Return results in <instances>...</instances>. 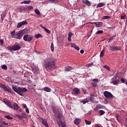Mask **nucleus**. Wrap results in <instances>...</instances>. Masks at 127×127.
<instances>
[{
    "mask_svg": "<svg viewBox=\"0 0 127 127\" xmlns=\"http://www.w3.org/2000/svg\"><path fill=\"white\" fill-rule=\"evenodd\" d=\"M31 1L30 0H24V1H23V3H24L25 4H29V3H30Z\"/></svg>",
    "mask_w": 127,
    "mask_h": 127,
    "instance_id": "473e14b6",
    "label": "nucleus"
},
{
    "mask_svg": "<svg viewBox=\"0 0 127 127\" xmlns=\"http://www.w3.org/2000/svg\"><path fill=\"white\" fill-rule=\"evenodd\" d=\"M21 118H22V120L23 119H26V118H27V115L25 113H22L21 114Z\"/></svg>",
    "mask_w": 127,
    "mask_h": 127,
    "instance_id": "bb28decb",
    "label": "nucleus"
},
{
    "mask_svg": "<svg viewBox=\"0 0 127 127\" xmlns=\"http://www.w3.org/2000/svg\"><path fill=\"white\" fill-rule=\"evenodd\" d=\"M93 82H99V79L98 78H94L93 79Z\"/></svg>",
    "mask_w": 127,
    "mask_h": 127,
    "instance_id": "de8ad7c7",
    "label": "nucleus"
},
{
    "mask_svg": "<svg viewBox=\"0 0 127 127\" xmlns=\"http://www.w3.org/2000/svg\"><path fill=\"white\" fill-rule=\"evenodd\" d=\"M0 87L2 88L4 92H7L8 93H12V90L10 88H7L5 85L0 83Z\"/></svg>",
    "mask_w": 127,
    "mask_h": 127,
    "instance_id": "39448f33",
    "label": "nucleus"
},
{
    "mask_svg": "<svg viewBox=\"0 0 127 127\" xmlns=\"http://www.w3.org/2000/svg\"><path fill=\"white\" fill-rule=\"evenodd\" d=\"M54 113H55V116H57V117L58 119H61L62 118L63 115L62 113H59V115H57V112H56V110H54Z\"/></svg>",
    "mask_w": 127,
    "mask_h": 127,
    "instance_id": "ddd939ff",
    "label": "nucleus"
},
{
    "mask_svg": "<svg viewBox=\"0 0 127 127\" xmlns=\"http://www.w3.org/2000/svg\"><path fill=\"white\" fill-rule=\"evenodd\" d=\"M33 72L34 73V74H38V67H35L33 68Z\"/></svg>",
    "mask_w": 127,
    "mask_h": 127,
    "instance_id": "6ab92c4d",
    "label": "nucleus"
},
{
    "mask_svg": "<svg viewBox=\"0 0 127 127\" xmlns=\"http://www.w3.org/2000/svg\"><path fill=\"white\" fill-rule=\"evenodd\" d=\"M92 24H95L97 27H101V26L103 25V22H93Z\"/></svg>",
    "mask_w": 127,
    "mask_h": 127,
    "instance_id": "f8f14e48",
    "label": "nucleus"
},
{
    "mask_svg": "<svg viewBox=\"0 0 127 127\" xmlns=\"http://www.w3.org/2000/svg\"><path fill=\"white\" fill-rule=\"evenodd\" d=\"M103 106H102V105L101 104H98L97 105L96 107L94 109V111H98V110H99V109H103Z\"/></svg>",
    "mask_w": 127,
    "mask_h": 127,
    "instance_id": "a211bd4d",
    "label": "nucleus"
},
{
    "mask_svg": "<svg viewBox=\"0 0 127 127\" xmlns=\"http://www.w3.org/2000/svg\"><path fill=\"white\" fill-rule=\"evenodd\" d=\"M6 105L7 106H8V107H9V108H11V109H12V108H13L12 105H11V103L9 101Z\"/></svg>",
    "mask_w": 127,
    "mask_h": 127,
    "instance_id": "f704fd0d",
    "label": "nucleus"
},
{
    "mask_svg": "<svg viewBox=\"0 0 127 127\" xmlns=\"http://www.w3.org/2000/svg\"><path fill=\"white\" fill-rule=\"evenodd\" d=\"M71 47H73V48H74V49H76V50H77V51L80 50V48H79V47H78V46L76 45V44H75L71 43Z\"/></svg>",
    "mask_w": 127,
    "mask_h": 127,
    "instance_id": "f3484780",
    "label": "nucleus"
},
{
    "mask_svg": "<svg viewBox=\"0 0 127 127\" xmlns=\"http://www.w3.org/2000/svg\"><path fill=\"white\" fill-rule=\"evenodd\" d=\"M3 18H4L3 17H2V14H1V22H2L3 21Z\"/></svg>",
    "mask_w": 127,
    "mask_h": 127,
    "instance_id": "09e8293b",
    "label": "nucleus"
},
{
    "mask_svg": "<svg viewBox=\"0 0 127 127\" xmlns=\"http://www.w3.org/2000/svg\"><path fill=\"white\" fill-rule=\"evenodd\" d=\"M72 70V67L70 66H65V71L69 72Z\"/></svg>",
    "mask_w": 127,
    "mask_h": 127,
    "instance_id": "412c9836",
    "label": "nucleus"
},
{
    "mask_svg": "<svg viewBox=\"0 0 127 127\" xmlns=\"http://www.w3.org/2000/svg\"><path fill=\"white\" fill-rule=\"evenodd\" d=\"M85 124H86V125H91V121H89L87 120H85Z\"/></svg>",
    "mask_w": 127,
    "mask_h": 127,
    "instance_id": "79ce46f5",
    "label": "nucleus"
},
{
    "mask_svg": "<svg viewBox=\"0 0 127 127\" xmlns=\"http://www.w3.org/2000/svg\"><path fill=\"white\" fill-rule=\"evenodd\" d=\"M89 101H88L87 99H84L83 100H82L80 101V103H82V104H85L86 103H88Z\"/></svg>",
    "mask_w": 127,
    "mask_h": 127,
    "instance_id": "4c0bfd02",
    "label": "nucleus"
},
{
    "mask_svg": "<svg viewBox=\"0 0 127 127\" xmlns=\"http://www.w3.org/2000/svg\"><path fill=\"white\" fill-rule=\"evenodd\" d=\"M127 17V16L124 15V16H121V19H125Z\"/></svg>",
    "mask_w": 127,
    "mask_h": 127,
    "instance_id": "864d4df0",
    "label": "nucleus"
},
{
    "mask_svg": "<svg viewBox=\"0 0 127 127\" xmlns=\"http://www.w3.org/2000/svg\"><path fill=\"white\" fill-rule=\"evenodd\" d=\"M110 82L113 85H118L119 83H120V80L117 79V76H115L110 80Z\"/></svg>",
    "mask_w": 127,
    "mask_h": 127,
    "instance_id": "423d86ee",
    "label": "nucleus"
},
{
    "mask_svg": "<svg viewBox=\"0 0 127 127\" xmlns=\"http://www.w3.org/2000/svg\"><path fill=\"white\" fill-rule=\"evenodd\" d=\"M104 95L107 99H112L114 98V95H113V94H112L111 92L108 91H105L104 92Z\"/></svg>",
    "mask_w": 127,
    "mask_h": 127,
    "instance_id": "0eeeda50",
    "label": "nucleus"
},
{
    "mask_svg": "<svg viewBox=\"0 0 127 127\" xmlns=\"http://www.w3.org/2000/svg\"><path fill=\"white\" fill-rule=\"evenodd\" d=\"M35 37L37 38V39H38V38H42L43 36L41 34H38L35 35Z\"/></svg>",
    "mask_w": 127,
    "mask_h": 127,
    "instance_id": "5701e85b",
    "label": "nucleus"
},
{
    "mask_svg": "<svg viewBox=\"0 0 127 127\" xmlns=\"http://www.w3.org/2000/svg\"><path fill=\"white\" fill-rule=\"evenodd\" d=\"M2 69H3V70H6L7 69V66L5 64H3L1 65Z\"/></svg>",
    "mask_w": 127,
    "mask_h": 127,
    "instance_id": "c9c22d12",
    "label": "nucleus"
},
{
    "mask_svg": "<svg viewBox=\"0 0 127 127\" xmlns=\"http://www.w3.org/2000/svg\"><path fill=\"white\" fill-rule=\"evenodd\" d=\"M1 124H2V125H3L4 126H6V125H7V124H6L7 123H6L5 122H4V121H2Z\"/></svg>",
    "mask_w": 127,
    "mask_h": 127,
    "instance_id": "8fccbe9b",
    "label": "nucleus"
},
{
    "mask_svg": "<svg viewBox=\"0 0 127 127\" xmlns=\"http://www.w3.org/2000/svg\"><path fill=\"white\" fill-rule=\"evenodd\" d=\"M125 81H126V80H125L124 78L121 79V82H122V83H125Z\"/></svg>",
    "mask_w": 127,
    "mask_h": 127,
    "instance_id": "6e6d98bb",
    "label": "nucleus"
},
{
    "mask_svg": "<svg viewBox=\"0 0 127 127\" xmlns=\"http://www.w3.org/2000/svg\"><path fill=\"white\" fill-rule=\"evenodd\" d=\"M18 105H17V103H14L13 104V109L14 110H16V111H17V110H18Z\"/></svg>",
    "mask_w": 127,
    "mask_h": 127,
    "instance_id": "4be33fe9",
    "label": "nucleus"
},
{
    "mask_svg": "<svg viewBox=\"0 0 127 127\" xmlns=\"http://www.w3.org/2000/svg\"><path fill=\"white\" fill-rule=\"evenodd\" d=\"M51 49L52 52L54 51V45L53 44V43H52L51 44Z\"/></svg>",
    "mask_w": 127,
    "mask_h": 127,
    "instance_id": "7c9ffc66",
    "label": "nucleus"
},
{
    "mask_svg": "<svg viewBox=\"0 0 127 127\" xmlns=\"http://www.w3.org/2000/svg\"><path fill=\"white\" fill-rule=\"evenodd\" d=\"M117 121L119 122V119H118V117L117 118Z\"/></svg>",
    "mask_w": 127,
    "mask_h": 127,
    "instance_id": "69168bd1",
    "label": "nucleus"
},
{
    "mask_svg": "<svg viewBox=\"0 0 127 127\" xmlns=\"http://www.w3.org/2000/svg\"><path fill=\"white\" fill-rule=\"evenodd\" d=\"M12 90L18 94L20 96H22L23 97V93H25V92H27V89L26 88H21V87H15L14 86L12 87Z\"/></svg>",
    "mask_w": 127,
    "mask_h": 127,
    "instance_id": "7ed1b4c3",
    "label": "nucleus"
},
{
    "mask_svg": "<svg viewBox=\"0 0 127 127\" xmlns=\"http://www.w3.org/2000/svg\"><path fill=\"white\" fill-rule=\"evenodd\" d=\"M60 124L62 127H66V126L65 125V123L62 122V121H60Z\"/></svg>",
    "mask_w": 127,
    "mask_h": 127,
    "instance_id": "c85d7f7f",
    "label": "nucleus"
},
{
    "mask_svg": "<svg viewBox=\"0 0 127 127\" xmlns=\"http://www.w3.org/2000/svg\"><path fill=\"white\" fill-rule=\"evenodd\" d=\"M82 2L88 6H91V2L88 0H82Z\"/></svg>",
    "mask_w": 127,
    "mask_h": 127,
    "instance_id": "2eb2a0df",
    "label": "nucleus"
},
{
    "mask_svg": "<svg viewBox=\"0 0 127 127\" xmlns=\"http://www.w3.org/2000/svg\"><path fill=\"white\" fill-rule=\"evenodd\" d=\"M99 113L100 116H103V115H104L105 112V111H104V110H100L99 111Z\"/></svg>",
    "mask_w": 127,
    "mask_h": 127,
    "instance_id": "72a5a7b5",
    "label": "nucleus"
},
{
    "mask_svg": "<svg viewBox=\"0 0 127 127\" xmlns=\"http://www.w3.org/2000/svg\"><path fill=\"white\" fill-rule=\"evenodd\" d=\"M103 67L105 69H107V70H110V67L107 65H105Z\"/></svg>",
    "mask_w": 127,
    "mask_h": 127,
    "instance_id": "37998d69",
    "label": "nucleus"
},
{
    "mask_svg": "<svg viewBox=\"0 0 127 127\" xmlns=\"http://www.w3.org/2000/svg\"><path fill=\"white\" fill-rule=\"evenodd\" d=\"M44 91H45V92H51V89H50L49 87H45L44 88Z\"/></svg>",
    "mask_w": 127,
    "mask_h": 127,
    "instance_id": "393cba45",
    "label": "nucleus"
},
{
    "mask_svg": "<svg viewBox=\"0 0 127 127\" xmlns=\"http://www.w3.org/2000/svg\"><path fill=\"white\" fill-rule=\"evenodd\" d=\"M88 114H89V115H90V114H91V112H90V111L88 112Z\"/></svg>",
    "mask_w": 127,
    "mask_h": 127,
    "instance_id": "e2e57ef3",
    "label": "nucleus"
},
{
    "mask_svg": "<svg viewBox=\"0 0 127 127\" xmlns=\"http://www.w3.org/2000/svg\"><path fill=\"white\" fill-rule=\"evenodd\" d=\"M59 0H48V2L49 3H57Z\"/></svg>",
    "mask_w": 127,
    "mask_h": 127,
    "instance_id": "aec40b11",
    "label": "nucleus"
},
{
    "mask_svg": "<svg viewBox=\"0 0 127 127\" xmlns=\"http://www.w3.org/2000/svg\"><path fill=\"white\" fill-rule=\"evenodd\" d=\"M44 29L46 31V32H47V33H48V34H50V31L49 29L46 28H44Z\"/></svg>",
    "mask_w": 127,
    "mask_h": 127,
    "instance_id": "58836bf2",
    "label": "nucleus"
},
{
    "mask_svg": "<svg viewBox=\"0 0 127 127\" xmlns=\"http://www.w3.org/2000/svg\"><path fill=\"white\" fill-rule=\"evenodd\" d=\"M21 47L19 45H14L12 47H8V50H10V51H17V50H19L20 49Z\"/></svg>",
    "mask_w": 127,
    "mask_h": 127,
    "instance_id": "20e7f679",
    "label": "nucleus"
},
{
    "mask_svg": "<svg viewBox=\"0 0 127 127\" xmlns=\"http://www.w3.org/2000/svg\"><path fill=\"white\" fill-rule=\"evenodd\" d=\"M73 92L75 95H79V94H80V90L77 88H75L73 89Z\"/></svg>",
    "mask_w": 127,
    "mask_h": 127,
    "instance_id": "dca6fc26",
    "label": "nucleus"
},
{
    "mask_svg": "<svg viewBox=\"0 0 127 127\" xmlns=\"http://www.w3.org/2000/svg\"><path fill=\"white\" fill-rule=\"evenodd\" d=\"M111 51H120L121 48L118 46L110 47Z\"/></svg>",
    "mask_w": 127,
    "mask_h": 127,
    "instance_id": "9b49d317",
    "label": "nucleus"
},
{
    "mask_svg": "<svg viewBox=\"0 0 127 127\" xmlns=\"http://www.w3.org/2000/svg\"><path fill=\"white\" fill-rule=\"evenodd\" d=\"M26 24H27V21H26V20L23 21L22 22L18 23L17 27V28H20L21 26H23V25H25Z\"/></svg>",
    "mask_w": 127,
    "mask_h": 127,
    "instance_id": "1a4fd4ad",
    "label": "nucleus"
},
{
    "mask_svg": "<svg viewBox=\"0 0 127 127\" xmlns=\"http://www.w3.org/2000/svg\"><path fill=\"white\" fill-rule=\"evenodd\" d=\"M34 12L37 15H40V11L38 9H35Z\"/></svg>",
    "mask_w": 127,
    "mask_h": 127,
    "instance_id": "cd10ccee",
    "label": "nucleus"
},
{
    "mask_svg": "<svg viewBox=\"0 0 127 127\" xmlns=\"http://www.w3.org/2000/svg\"><path fill=\"white\" fill-rule=\"evenodd\" d=\"M32 36H29V35H27V34H25L24 36H23V40H24V41H32Z\"/></svg>",
    "mask_w": 127,
    "mask_h": 127,
    "instance_id": "6e6552de",
    "label": "nucleus"
},
{
    "mask_svg": "<svg viewBox=\"0 0 127 127\" xmlns=\"http://www.w3.org/2000/svg\"><path fill=\"white\" fill-rule=\"evenodd\" d=\"M19 111H20V112H21V110H20Z\"/></svg>",
    "mask_w": 127,
    "mask_h": 127,
    "instance_id": "338daca9",
    "label": "nucleus"
},
{
    "mask_svg": "<svg viewBox=\"0 0 127 127\" xmlns=\"http://www.w3.org/2000/svg\"><path fill=\"white\" fill-rule=\"evenodd\" d=\"M103 31L102 30H99L96 33V34H102L103 33Z\"/></svg>",
    "mask_w": 127,
    "mask_h": 127,
    "instance_id": "a19ab883",
    "label": "nucleus"
},
{
    "mask_svg": "<svg viewBox=\"0 0 127 127\" xmlns=\"http://www.w3.org/2000/svg\"><path fill=\"white\" fill-rule=\"evenodd\" d=\"M26 9H27V10H28L29 11H30V10H32V9H33V7H32V6H28L26 8Z\"/></svg>",
    "mask_w": 127,
    "mask_h": 127,
    "instance_id": "a878e982",
    "label": "nucleus"
},
{
    "mask_svg": "<svg viewBox=\"0 0 127 127\" xmlns=\"http://www.w3.org/2000/svg\"><path fill=\"white\" fill-rule=\"evenodd\" d=\"M110 17L111 16L109 15H105L102 17V19H109Z\"/></svg>",
    "mask_w": 127,
    "mask_h": 127,
    "instance_id": "c756f323",
    "label": "nucleus"
},
{
    "mask_svg": "<svg viewBox=\"0 0 127 127\" xmlns=\"http://www.w3.org/2000/svg\"><path fill=\"white\" fill-rule=\"evenodd\" d=\"M105 55V49H103L100 53V57H103Z\"/></svg>",
    "mask_w": 127,
    "mask_h": 127,
    "instance_id": "2f4dec72",
    "label": "nucleus"
},
{
    "mask_svg": "<svg viewBox=\"0 0 127 127\" xmlns=\"http://www.w3.org/2000/svg\"><path fill=\"white\" fill-rule=\"evenodd\" d=\"M90 37V35L88 36V38Z\"/></svg>",
    "mask_w": 127,
    "mask_h": 127,
    "instance_id": "774afa93",
    "label": "nucleus"
},
{
    "mask_svg": "<svg viewBox=\"0 0 127 127\" xmlns=\"http://www.w3.org/2000/svg\"><path fill=\"white\" fill-rule=\"evenodd\" d=\"M6 14L5 13L2 14V17L4 18V16H5Z\"/></svg>",
    "mask_w": 127,
    "mask_h": 127,
    "instance_id": "052dcab7",
    "label": "nucleus"
},
{
    "mask_svg": "<svg viewBox=\"0 0 127 127\" xmlns=\"http://www.w3.org/2000/svg\"><path fill=\"white\" fill-rule=\"evenodd\" d=\"M81 123V119L79 118H76L74 121V124L76 125V126H78V125H80Z\"/></svg>",
    "mask_w": 127,
    "mask_h": 127,
    "instance_id": "4468645a",
    "label": "nucleus"
},
{
    "mask_svg": "<svg viewBox=\"0 0 127 127\" xmlns=\"http://www.w3.org/2000/svg\"><path fill=\"white\" fill-rule=\"evenodd\" d=\"M72 35H73V33L69 32L68 33V41H71V37H72Z\"/></svg>",
    "mask_w": 127,
    "mask_h": 127,
    "instance_id": "b1692460",
    "label": "nucleus"
},
{
    "mask_svg": "<svg viewBox=\"0 0 127 127\" xmlns=\"http://www.w3.org/2000/svg\"><path fill=\"white\" fill-rule=\"evenodd\" d=\"M80 53H81V54H84V51L83 50H80Z\"/></svg>",
    "mask_w": 127,
    "mask_h": 127,
    "instance_id": "bf43d9fd",
    "label": "nucleus"
},
{
    "mask_svg": "<svg viewBox=\"0 0 127 127\" xmlns=\"http://www.w3.org/2000/svg\"><path fill=\"white\" fill-rule=\"evenodd\" d=\"M5 118L6 119H7V120H12V117L9 116H5Z\"/></svg>",
    "mask_w": 127,
    "mask_h": 127,
    "instance_id": "ea45409f",
    "label": "nucleus"
},
{
    "mask_svg": "<svg viewBox=\"0 0 127 127\" xmlns=\"http://www.w3.org/2000/svg\"><path fill=\"white\" fill-rule=\"evenodd\" d=\"M16 117H17V118H19V119H20V120H22L21 115H19V114H17Z\"/></svg>",
    "mask_w": 127,
    "mask_h": 127,
    "instance_id": "49530a36",
    "label": "nucleus"
},
{
    "mask_svg": "<svg viewBox=\"0 0 127 127\" xmlns=\"http://www.w3.org/2000/svg\"><path fill=\"white\" fill-rule=\"evenodd\" d=\"M6 124H7V125H6V126H8V127H11V124L6 123Z\"/></svg>",
    "mask_w": 127,
    "mask_h": 127,
    "instance_id": "4d7b16f0",
    "label": "nucleus"
},
{
    "mask_svg": "<svg viewBox=\"0 0 127 127\" xmlns=\"http://www.w3.org/2000/svg\"><path fill=\"white\" fill-rule=\"evenodd\" d=\"M26 113H27V114H29V110L28 109V108H26V110H25Z\"/></svg>",
    "mask_w": 127,
    "mask_h": 127,
    "instance_id": "5fc2aeb1",
    "label": "nucleus"
},
{
    "mask_svg": "<svg viewBox=\"0 0 127 127\" xmlns=\"http://www.w3.org/2000/svg\"><path fill=\"white\" fill-rule=\"evenodd\" d=\"M92 85L93 87H96L97 86V83H95L94 81L92 82Z\"/></svg>",
    "mask_w": 127,
    "mask_h": 127,
    "instance_id": "a18cd8bd",
    "label": "nucleus"
},
{
    "mask_svg": "<svg viewBox=\"0 0 127 127\" xmlns=\"http://www.w3.org/2000/svg\"><path fill=\"white\" fill-rule=\"evenodd\" d=\"M86 90H83V92L84 93V94H86Z\"/></svg>",
    "mask_w": 127,
    "mask_h": 127,
    "instance_id": "680f3d73",
    "label": "nucleus"
},
{
    "mask_svg": "<svg viewBox=\"0 0 127 127\" xmlns=\"http://www.w3.org/2000/svg\"><path fill=\"white\" fill-rule=\"evenodd\" d=\"M104 5H105V3H99L98 5L97 6L98 7H102V6H104Z\"/></svg>",
    "mask_w": 127,
    "mask_h": 127,
    "instance_id": "e433bc0d",
    "label": "nucleus"
},
{
    "mask_svg": "<svg viewBox=\"0 0 127 127\" xmlns=\"http://www.w3.org/2000/svg\"><path fill=\"white\" fill-rule=\"evenodd\" d=\"M3 102H4V103H5V104L6 105V104L9 102V101H8V100L7 99H4Z\"/></svg>",
    "mask_w": 127,
    "mask_h": 127,
    "instance_id": "c03bdc74",
    "label": "nucleus"
},
{
    "mask_svg": "<svg viewBox=\"0 0 127 127\" xmlns=\"http://www.w3.org/2000/svg\"><path fill=\"white\" fill-rule=\"evenodd\" d=\"M40 26H41V27H42V28H43V29H44V28H45L46 27L43 26V25L42 24H40Z\"/></svg>",
    "mask_w": 127,
    "mask_h": 127,
    "instance_id": "13d9d810",
    "label": "nucleus"
},
{
    "mask_svg": "<svg viewBox=\"0 0 127 127\" xmlns=\"http://www.w3.org/2000/svg\"><path fill=\"white\" fill-rule=\"evenodd\" d=\"M44 64L46 68L54 69L55 64H54V59L51 57H48L44 60Z\"/></svg>",
    "mask_w": 127,
    "mask_h": 127,
    "instance_id": "f257e3e1",
    "label": "nucleus"
},
{
    "mask_svg": "<svg viewBox=\"0 0 127 127\" xmlns=\"http://www.w3.org/2000/svg\"><path fill=\"white\" fill-rule=\"evenodd\" d=\"M21 3L22 4V3H24L23 2V1H22V2H21Z\"/></svg>",
    "mask_w": 127,
    "mask_h": 127,
    "instance_id": "0e129e2a",
    "label": "nucleus"
},
{
    "mask_svg": "<svg viewBox=\"0 0 127 127\" xmlns=\"http://www.w3.org/2000/svg\"><path fill=\"white\" fill-rule=\"evenodd\" d=\"M25 31H26V30H22L15 33V31L13 30L10 32V34L12 38H17L18 39H20V38H21V36L23 35V34L26 33Z\"/></svg>",
    "mask_w": 127,
    "mask_h": 127,
    "instance_id": "f03ea898",
    "label": "nucleus"
},
{
    "mask_svg": "<svg viewBox=\"0 0 127 127\" xmlns=\"http://www.w3.org/2000/svg\"><path fill=\"white\" fill-rule=\"evenodd\" d=\"M40 121L42 122V124L45 126L46 127H49V126H48V124H47V121H46V119L44 118H41Z\"/></svg>",
    "mask_w": 127,
    "mask_h": 127,
    "instance_id": "9d476101",
    "label": "nucleus"
},
{
    "mask_svg": "<svg viewBox=\"0 0 127 127\" xmlns=\"http://www.w3.org/2000/svg\"><path fill=\"white\" fill-rule=\"evenodd\" d=\"M22 106H23V108H24V109L27 108V106L25 104H22Z\"/></svg>",
    "mask_w": 127,
    "mask_h": 127,
    "instance_id": "603ef678",
    "label": "nucleus"
},
{
    "mask_svg": "<svg viewBox=\"0 0 127 127\" xmlns=\"http://www.w3.org/2000/svg\"><path fill=\"white\" fill-rule=\"evenodd\" d=\"M0 43L1 45H3V40H0Z\"/></svg>",
    "mask_w": 127,
    "mask_h": 127,
    "instance_id": "3c124183",
    "label": "nucleus"
}]
</instances>
